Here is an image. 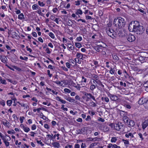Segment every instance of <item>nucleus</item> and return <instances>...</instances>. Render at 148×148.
Listing matches in <instances>:
<instances>
[{
    "label": "nucleus",
    "mask_w": 148,
    "mask_h": 148,
    "mask_svg": "<svg viewBox=\"0 0 148 148\" xmlns=\"http://www.w3.org/2000/svg\"><path fill=\"white\" fill-rule=\"evenodd\" d=\"M128 29L130 32H134L137 34H142L145 31V28L143 26L140 25L139 22L134 21L130 23Z\"/></svg>",
    "instance_id": "nucleus-1"
},
{
    "label": "nucleus",
    "mask_w": 148,
    "mask_h": 148,
    "mask_svg": "<svg viewBox=\"0 0 148 148\" xmlns=\"http://www.w3.org/2000/svg\"><path fill=\"white\" fill-rule=\"evenodd\" d=\"M126 22V20L125 19L120 17L116 19L115 18L114 20L113 24L116 26L120 28L125 26Z\"/></svg>",
    "instance_id": "nucleus-2"
},
{
    "label": "nucleus",
    "mask_w": 148,
    "mask_h": 148,
    "mask_svg": "<svg viewBox=\"0 0 148 148\" xmlns=\"http://www.w3.org/2000/svg\"><path fill=\"white\" fill-rule=\"evenodd\" d=\"M106 32L108 35L111 38H113L114 37H115L113 33L114 31L112 29L109 28L108 29H107Z\"/></svg>",
    "instance_id": "nucleus-3"
},
{
    "label": "nucleus",
    "mask_w": 148,
    "mask_h": 148,
    "mask_svg": "<svg viewBox=\"0 0 148 148\" xmlns=\"http://www.w3.org/2000/svg\"><path fill=\"white\" fill-rule=\"evenodd\" d=\"M135 39V36L132 34L130 35L127 38V40L130 42H132L134 41Z\"/></svg>",
    "instance_id": "nucleus-4"
},
{
    "label": "nucleus",
    "mask_w": 148,
    "mask_h": 148,
    "mask_svg": "<svg viewBox=\"0 0 148 148\" xmlns=\"http://www.w3.org/2000/svg\"><path fill=\"white\" fill-rule=\"evenodd\" d=\"M140 99L138 101V103L140 104H142L145 103V105L146 106L147 108H148V99L147 100H146V99H144V101L143 100H141Z\"/></svg>",
    "instance_id": "nucleus-5"
},
{
    "label": "nucleus",
    "mask_w": 148,
    "mask_h": 148,
    "mask_svg": "<svg viewBox=\"0 0 148 148\" xmlns=\"http://www.w3.org/2000/svg\"><path fill=\"white\" fill-rule=\"evenodd\" d=\"M109 96L111 100L115 101L117 100L118 99L116 95L110 94Z\"/></svg>",
    "instance_id": "nucleus-6"
},
{
    "label": "nucleus",
    "mask_w": 148,
    "mask_h": 148,
    "mask_svg": "<svg viewBox=\"0 0 148 148\" xmlns=\"http://www.w3.org/2000/svg\"><path fill=\"white\" fill-rule=\"evenodd\" d=\"M123 119L125 123L127 125L128 122L130 120L127 116H124L123 117Z\"/></svg>",
    "instance_id": "nucleus-7"
},
{
    "label": "nucleus",
    "mask_w": 148,
    "mask_h": 148,
    "mask_svg": "<svg viewBox=\"0 0 148 148\" xmlns=\"http://www.w3.org/2000/svg\"><path fill=\"white\" fill-rule=\"evenodd\" d=\"M135 124L134 122L133 121L130 120L128 122L127 125L128 127H133Z\"/></svg>",
    "instance_id": "nucleus-8"
},
{
    "label": "nucleus",
    "mask_w": 148,
    "mask_h": 148,
    "mask_svg": "<svg viewBox=\"0 0 148 148\" xmlns=\"http://www.w3.org/2000/svg\"><path fill=\"white\" fill-rule=\"evenodd\" d=\"M142 128L143 129H145L148 126V123L145 121L142 123Z\"/></svg>",
    "instance_id": "nucleus-9"
},
{
    "label": "nucleus",
    "mask_w": 148,
    "mask_h": 148,
    "mask_svg": "<svg viewBox=\"0 0 148 148\" xmlns=\"http://www.w3.org/2000/svg\"><path fill=\"white\" fill-rule=\"evenodd\" d=\"M114 128L118 131H119L120 130V126H119V123L115 124Z\"/></svg>",
    "instance_id": "nucleus-10"
},
{
    "label": "nucleus",
    "mask_w": 148,
    "mask_h": 148,
    "mask_svg": "<svg viewBox=\"0 0 148 148\" xmlns=\"http://www.w3.org/2000/svg\"><path fill=\"white\" fill-rule=\"evenodd\" d=\"M127 112H125L124 111L121 110L120 112V114L121 116H122L123 117L124 116H126L127 114Z\"/></svg>",
    "instance_id": "nucleus-11"
},
{
    "label": "nucleus",
    "mask_w": 148,
    "mask_h": 148,
    "mask_svg": "<svg viewBox=\"0 0 148 148\" xmlns=\"http://www.w3.org/2000/svg\"><path fill=\"white\" fill-rule=\"evenodd\" d=\"M52 145L54 147L59 148L60 147L59 143L56 142L52 143Z\"/></svg>",
    "instance_id": "nucleus-12"
},
{
    "label": "nucleus",
    "mask_w": 148,
    "mask_h": 148,
    "mask_svg": "<svg viewBox=\"0 0 148 148\" xmlns=\"http://www.w3.org/2000/svg\"><path fill=\"white\" fill-rule=\"evenodd\" d=\"M87 98L88 99H90L91 98L94 101H96V100L94 97L93 96H92V94L90 93L89 94V95H88V96H87Z\"/></svg>",
    "instance_id": "nucleus-13"
},
{
    "label": "nucleus",
    "mask_w": 148,
    "mask_h": 148,
    "mask_svg": "<svg viewBox=\"0 0 148 148\" xmlns=\"http://www.w3.org/2000/svg\"><path fill=\"white\" fill-rule=\"evenodd\" d=\"M18 19L20 20H22L24 19V16L23 13H22L18 16Z\"/></svg>",
    "instance_id": "nucleus-14"
},
{
    "label": "nucleus",
    "mask_w": 148,
    "mask_h": 148,
    "mask_svg": "<svg viewBox=\"0 0 148 148\" xmlns=\"http://www.w3.org/2000/svg\"><path fill=\"white\" fill-rule=\"evenodd\" d=\"M56 99L58 100L59 101L63 103H66V101L64 100H62L60 98V97H57L56 98Z\"/></svg>",
    "instance_id": "nucleus-15"
},
{
    "label": "nucleus",
    "mask_w": 148,
    "mask_h": 148,
    "mask_svg": "<svg viewBox=\"0 0 148 148\" xmlns=\"http://www.w3.org/2000/svg\"><path fill=\"white\" fill-rule=\"evenodd\" d=\"M6 122H2L3 123L4 125L6 127H9L8 126L10 124V123H9L7 120H6Z\"/></svg>",
    "instance_id": "nucleus-16"
},
{
    "label": "nucleus",
    "mask_w": 148,
    "mask_h": 148,
    "mask_svg": "<svg viewBox=\"0 0 148 148\" xmlns=\"http://www.w3.org/2000/svg\"><path fill=\"white\" fill-rule=\"evenodd\" d=\"M11 66L13 68L17 70L18 71H21V69L16 66Z\"/></svg>",
    "instance_id": "nucleus-17"
},
{
    "label": "nucleus",
    "mask_w": 148,
    "mask_h": 148,
    "mask_svg": "<svg viewBox=\"0 0 148 148\" xmlns=\"http://www.w3.org/2000/svg\"><path fill=\"white\" fill-rule=\"evenodd\" d=\"M67 100L69 101L70 102H74L75 101L74 99H72L71 97H68L67 98H65Z\"/></svg>",
    "instance_id": "nucleus-18"
},
{
    "label": "nucleus",
    "mask_w": 148,
    "mask_h": 148,
    "mask_svg": "<svg viewBox=\"0 0 148 148\" xmlns=\"http://www.w3.org/2000/svg\"><path fill=\"white\" fill-rule=\"evenodd\" d=\"M93 48L97 51L99 52L100 51V48L98 46H94Z\"/></svg>",
    "instance_id": "nucleus-19"
},
{
    "label": "nucleus",
    "mask_w": 148,
    "mask_h": 148,
    "mask_svg": "<svg viewBox=\"0 0 148 148\" xmlns=\"http://www.w3.org/2000/svg\"><path fill=\"white\" fill-rule=\"evenodd\" d=\"M82 12L81 10L78 9L75 13L76 15H78L79 14L81 15L82 14Z\"/></svg>",
    "instance_id": "nucleus-20"
},
{
    "label": "nucleus",
    "mask_w": 148,
    "mask_h": 148,
    "mask_svg": "<svg viewBox=\"0 0 148 148\" xmlns=\"http://www.w3.org/2000/svg\"><path fill=\"white\" fill-rule=\"evenodd\" d=\"M12 101V100H8L7 101V104L8 106H10L11 105Z\"/></svg>",
    "instance_id": "nucleus-21"
},
{
    "label": "nucleus",
    "mask_w": 148,
    "mask_h": 148,
    "mask_svg": "<svg viewBox=\"0 0 148 148\" xmlns=\"http://www.w3.org/2000/svg\"><path fill=\"white\" fill-rule=\"evenodd\" d=\"M117 139L116 137H112V138L111 141V142H115Z\"/></svg>",
    "instance_id": "nucleus-22"
},
{
    "label": "nucleus",
    "mask_w": 148,
    "mask_h": 148,
    "mask_svg": "<svg viewBox=\"0 0 148 148\" xmlns=\"http://www.w3.org/2000/svg\"><path fill=\"white\" fill-rule=\"evenodd\" d=\"M76 47L77 48H79L82 46L81 45L79 42H77L75 43Z\"/></svg>",
    "instance_id": "nucleus-23"
},
{
    "label": "nucleus",
    "mask_w": 148,
    "mask_h": 148,
    "mask_svg": "<svg viewBox=\"0 0 148 148\" xmlns=\"http://www.w3.org/2000/svg\"><path fill=\"white\" fill-rule=\"evenodd\" d=\"M23 130L26 132H28L30 130V129L28 127H24Z\"/></svg>",
    "instance_id": "nucleus-24"
},
{
    "label": "nucleus",
    "mask_w": 148,
    "mask_h": 148,
    "mask_svg": "<svg viewBox=\"0 0 148 148\" xmlns=\"http://www.w3.org/2000/svg\"><path fill=\"white\" fill-rule=\"evenodd\" d=\"M49 36L52 38L53 39L55 38V36L54 34L51 32L49 33Z\"/></svg>",
    "instance_id": "nucleus-25"
},
{
    "label": "nucleus",
    "mask_w": 148,
    "mask_h": 148,
    "mask_svg": "<svg viewBox=\"0 0 148 148\" xmlns=\"http://www.w3.org/2000/svg\"><path fill=\"white\" fill-rule=\"evenodd\" d=\"M38 5H37L36 4H34L33 5L32 7V9L33 10H37L38 8H37Z\"/></svg>",
    "instance_id": "nucleus-26"
},
{
    "label": "nucleus",
    "mask_w": 148,
    "mask_h": 148,
    "mask_svg": "<svg viewBox=\"0 0 148 148\" xmlns=\"http://www.w3.org/2000/svg\"><path fill=\"white\" fill-rule=\"evenodd\" d=\"M112 57L114 59L118 60H119V58L116 55L114 54L112 55Z\"/></svg>",
    "instance_id": "nucleus-27"
},
{
    "label": "nucleus",
    "mask_w": 148,
    "mask_h": 148,
    "mask_svg": "<svg viewBox=\"0 0 148 148\" xmlns=\"http://www.w3.org/2000/svg\"><path fill=\"white\" fill-rule=\"evenodd\" d=\"M38 5L41 6H44L45 5V4L43 3L42 2H41L40 1L38 2Z\"/></svg>",
    "instance_id": "nucleus-28"
},
{
    "label": "nucleus",
    "mask_w": 148,
    "mask_h": 148,
    "mask_svg": "<svg viewBox=\"0 0 148 148\" xmlns=\"http://www.w3.org/2000/svg\"><path fill=\"white\" fill-rule=\"evenodd\" d=\"M40 115L42 116L41 118L43 119L44 120H46V119L47 118L44 115H43L42 113V112H41L40 113Z\"/></svg>",
    "instance_id": "nucleus-29"
},
{
    "label": "nucleus",
    "mask_w": 148,
    "mask_h": 148,
    "mask_svg": "<svg viewBox=\"0 0 148 148\" xmlns=\"http://www.w3.org/2000/svg\"><path fill=\"white\" fill-rule=\"evenodd\" d=\"M0 57H1L0 58L1 59V60L2 62L4 63H5V62H6V61L5 58H2V57L1 55L0 56Z\"/></svg>",
    "instance_id": "nucleus-30"
},
{
    "label": "nucleus",
    "mask_w": 148,
    "mask_h": 148,
    "mask_svg": "<svg viewBox=\"0 0 148 148\" xmlns=\"http://www.w3.org/2000/svg\"><path fill=\"white\" fill-rule=\"evenodd\" d=\"M0 104L3 106H4L5 105V101L3 100H0Z\"/></svg>",
    "instance_id": "nucleus-31"
},
{
    "label": "nucleus",
    "mask_w": 148,
    "mask_h": 148,
    "mask_svg": "<svg viewBox=\"0 0 148 148\" xmlns=\"http://www.w3.org/2000/svg\"><path fill=\"white\" fill-rule=\"evenodd\" d=\"M64 91L68 93H69L71 92V90H70L66 88H65L64 89Z\"/></svg>",
    "instance_id": "nucleus-32"
},
{
    "label": "nucleus",
    "mask_w": 148,
    "mask_h": 148,
    "mask_svg": "<svg viewBox=\"0 0 148 148\" xmlns=\"http://www.w3.org/2000/svg\"><path fill=\"white\" fill-rule=\"evenodd\" d=\"M68 47L71 50H73L74 47H72V45L71 44H69L68 45Z\"/></svg>",
    "instance_id": "nucleus-33"
},
{
    "label": "nucleus",
    "mask_w": 148,
    "mask_h": 148,
    "mask_svg": "<svg viewBox=\"0 0 148 148\" xmlns=\"http://www.w3.org/2000/svg\"><path fill=\"white\" fill-rule=\"evenodd\" d=\"M25 117L24 116L20 117V120L21 123H22L23 122V120L24 119Z\"/></svg>",
    "instance_id": "nucleus-34"
},
{
    "label": "nucleus",
    "mask_w": 148,
    "mask_h": 148,
    "mask_svg": "<svg viewBox=\"0 0 148 148\" xmlns=\"http://www.w3.org/2000/svg\"><path fill=\"white\" fill-rule=\"evenodd\" d=\"M95 88V86L94 85H91L90 87V89L91 90H93Z\"/></svg>",
    "instance_id": "nucleus-35"
},
{
    "label": "nucleus",
    "mask_w": 148,
    "mask_h": 148,
    "mask_svg": "<svg viewBox=\"0 0 148 148\" xmlns=\"http://www.w3.org/2000/svg\"><path fill=\"white\" fill-rule=\"evenodd\" d=\"M37 143L38 144H39L41 145V146H42L44 145V144L42 143L41 141V140H37L36 141Z\"/></svg>",
    "instance_id": "nucleus-36"
},
{
    "label": "nucleus",
    "mask_w": 148,
    "mask_h": 148,
    "mask_svg": "<svg viewBox=\"0 0 148 148\" xmlns=\"http://www.w3.org/2000/svg\"><path fill=\"white\" fill-rule=\"evenodd\" d=\"M3 142L5 143V146L6 147H8V146H9V143L6 140L4 141Z\"/></svg>",
    "instance_id": "nucleus-37"
},
{
    "label": "nucleus",
    "mask_w": 148,
    "mask_h": 148,
    "mask_svg": "<svg viewBox=\"0 0 148 148\" xmlns=\"http://www.w3.org/2000/svg\"><path fill=\"white\" fill-rule=\"evenodd\" d=\"M64 105H62L61 109H62L64 110H66L67 111L68 110V109L66 108H64Z\"/></svg>",
    "instance_id": "nucleus-38"
},
{
    "label": "nucleus",
    "mask_w": 148,
    "mask_h": 148,
    "mask_svg": "<svg viewBox=\"0 0 148 148\" xmlns=\"http://www.w3.org/2000/svg\"><path fill=\"white\" fill-rule=\"evenodd\" d=\"M36 128V125L35 124L33 125L32 126V130H34Z\"/></svg>",
    "instance_id": "nucleus-39"
},
{
    "label": "nucleus",
    "mask_w": 148,
    "mask_h": 148,
    "mask_svg": "<svg viewBox=\"0 0 148 148\" xmlns=\"http://www.w3.org/2000/svg\"><path fill=\"white\" fill-rule=\"evenodd\" d=\"M145 58V57L141 56L139 58V60L140 61L144 60Z\"/></svg>",
    "instance_id": "nucleus-40"
},
{
    "label": "nucleus",
    "mask_w": 148,
    "mask_h": 148,
    "mask_svg": "<svg viewBox=\"0 0 148 148\" xmlns=\"http://www.w3.org/2000/svg\"><path fill=\"white\" fill-rule=\"evenodd\" d=\"M91 118L90 116L88 115L87 116V118L85 120L86 121H89L90 120Z\"/></svg>",
    "instance_id": "nucleus-41"
},
{
    "label": "nucleus",
    "mask_w": 148,
    "mask_h": 148,
    "mask_svg": "<svg viewBox=\"0 0 148 148\" xmlns=\"http://www.w3.org/2000/svg\"><path fill=\"white\" fill-rule=\"evenodd\" d=\"M77 132V134H82V132L81 130V129H78L76 130Z\"/></svg>",
    "instance_id": "nucleus-42"
},
{
    "label": "nucleus",
    "mask_w": 148,
    "mask_h": 148,
    "mask_svg": "<svg viewBox=\"0 0 148 148\" xmlns=\"http://www.w3.org/2000/svg\"><path fill=\"white\" fill-rule=\"evenodd\" d=\"M98 120L99 121H101L102 122H104L105 121V120L104 119H103L101 117H99V119H98Z\"/></svg>",
    "instance_id": "nucleus-43"
},
{
    "label": "nucleus",
    "mask_w": 148,
    "mask_h": 148,
    "mask_svg": "<svg viewBox=\"0 0 148 148\" xmlns=\"http://www.w3.org/2000/svg\"><path fill=\"white\" fill-rule=\"evenodd\" d=\"M1 83L3 84H6V81L5 79L2 80L1 79Z\"/></svg>",
    "instance_id": "nucleus-44"
},
{
    "label": "nucleus",
    "mask_w": 148,
    "mask_h": 148,
    "mask_svg": "<svg viewBox=\"0 0 148 148\" xmlns=\"http://www.w3.org/2000/svg\"><path fill=\"white\" fill-rule=\"evenodd\" d=\"M18 33H19L18 31H17V32H13V33L14 34V35H15L16 36H18Z\"/></svg>",
    "instance_id": "nucleus-45"
},
{
    "label": "nucleus",
    "mask_w": 148,
    "mask_h": 148,
    "mask_svg": "<svg viewBox=\"0 0 148 148\" xmlns=\"http://www.w3.org/2000/svg\"><path fill=\"white\" fill-rule=\"evenodd\" d=\"M82 37L81 36H79V37H78L77 38V41H80L82 40Z\"/></svg>",
    "instance_id": "nucleus-46"
},
{
    "label": "nucleus",
    "mask_w": 148,
    "mask_h": 148,
    "mask_svg": "<svg viewBox=\"0 0 148 148\" xmlns=\"http://www.w3.org/2000/svg\"><path fill=\"white\" fill-rule=\"evenodd\" d=\"M44 127L45 128L47 129L49 128V125L47 124H45L44 125Z\"/></svg>",
    "instance_id": "nucleus-47"
},
{
    "label": "nucleus",
    "mask_w": 148,
    "mask_h": 148,
    "mask_svg": "<svg viewBox=\"0 0 148 148\" xmlns=\"http://www.w3.org/2000/svg\"><path fill=\"white\" fill-rule=\"evenodd\" d=\"M125 107L128 109H130L131 108V106L129 104H126L125 105Z\"/></svg>",
    "instance_id": "nucleus-48"
},
{
    "label": "nucleus",
    "mask_w": 148,
    "mask_h": 148,
    "mask_svg": "<svg viewBox=\"0 0 148 148\" xmlns=\"http://www.w3.org/2000/svg\"><path fill=\"white\" fill-rule=\"evenodd\" d=\"M32 35L34 37H36L37 36V35L36 33L35 32H34L32 33Z\"/></svg>",
    "instance_id": "nucleus-49"
},
{
    "label": "nucleus",
    "mask_w": 148,
    "mask_h": 148,
    "mask_svg": "<svg viewBox=\"0 0 148 148\" xmlns=\"http://www.w3.org/2000/svg\"><path fill=\"white\" fill-rule=\"evenodd\" d=\"M26 48H27V50L29 51V52L30 53H31L32 52V49H30V48H28V46H27Z\"/></svg>",
    "instance_id": "nucleus-50"
},
{
    "label": "nucleus",
    "mask_w": 148,
    "mask_h": 148,
    "mask_svg": "<svg viewBox=\"0 0 148 148\" xmlns=\"http://www.w3.org/2000/svg\"><path fill=\"white\" fill-rule=\"evenodd\" d=\"M138 135L140 137L141 139V140H143V137L142 134L141 133H139L138 134Z\"/></svg>",
    "instance_id": "nucleus-51"
},
{
    "label": "nucleus",
    "mask_w": 148,
    "mask_h": 148,
    "mask_svg": "<svg viewBox=\"0 0 148 148\" xmlns=\"http://www.w3.org/2000/svg\"><path fill=\"white\" fill-rule=\"evenodd\" d=\"M80 147L79 145L78 144H76L75 145V148H79Z\"/></svg>",
    "instance_id": "nucleus-52"
},
{
    "label": "nucleus",
    "mask_w": 148,
    "mask_h": 148,
    "mask_svg": "<svg viewBox=\"0 0 148 148\" xmlns=\"http://www.w3.org/2000/svg\"><path fill=\"white\" fill-rule=\"evenodd\" d=\"M104 100L107 103L109 101V99L107 97H105Z\"/></svg>",
    "instance_id": "nucleus-53"
},
{
    "label": "nucleus",
    "mask_w": 148,
    "mask_h": 148,
    "mask_svg": "<svg viewBox=\"0 0 148 148\" xmlns=\"http://www.w3.org/2000/svg\"><path fill=\"white\" fill-rule=\"evenodd\" d=\"M46 51H47V53L49 54L51 53V51H49V49L48 48H47L46 49Z\"/></svg>",
    "instance_id": "nucleus-54"
},
{
    "label": "nucleus",
    "mask_w": 148,
    "mask_h": 148,
    "mask_svg": "<svg viewBox=\"0 0 148 148\" xmlns=\"http://www.w3.org/2000/svg\"><path fill=\"white\" fill-rule=\"evenodd\" d=\"M86 147V145L85 144H83V143H82L81 145V147L82 148H84Z\"/></svg>",
    "instance_id": "nucleus-55"
},
{
    "label": "nucleus",
    "mask_w": 148,
    "mask_h": 148,
    "mask_svg": "<svg viewBox=\"0 0 148 148\" xmlns=\"http://www.w3.org/2000/svg\"><path fill=\"white\" fill-rule=\"evenodd\" d=\"M75 3H76L75 5H79L80 4V3L79 1H75Z\"/></svg>",
    "instance_id": "nucleus-56"
},
{
    "label": "nucleus",
    "mask_w": 148,
    "mask_h": 148,
    "mask_svg": "<svg viewBox=\"0 0 148 148\" xmlns=\"http://www.w3.org/2000/svg\"><path fill=\"white\" fill-rule=\"evenodd\" d=\"M76 121L77 122H82V119L81 118H79L77 119Z\"/></svg>",
    "instance_id": "nucleus-57"
},
{
    "label": "nucleus",
    "mask_w": 148,
    "mask_h": 148,
    "mask_svg": "<svg viewBox=\"0 0 148 148\" xmlns=\"http://www.w3.org/2000/svg\"><path fill=\"white\" fill-rule=\"evenodd\" d=\"M66 64L67 67L68 68H70V64L69 62H66Z\"/></svg>",
    "instance_id": "nucleus-58"
},
{
    "label": "nucleus",
    "mask_w": 148,
    "mask_h": 148,
    "mask_svg": "<svg viewBox=\"0 0 148 148\" xmlns=\"http://www.w3.org/2000/svg\"><path fill=\"white\" fill-rule=\"evenodd\" d=\"M111 69L110 70V73L111 74H114V70H113L112 68H111Z\"/></svg>",
    "instance_id": "nucleus-59"
},
{
    "label": "nucleus",
    "mask_w": 148,
    "mask_h": 148,
    "mask_svg": "<svg viewBox=\"0 0 148 148\" xmlns=\"http://www.w3.org/2000/svg\"><path fill=\"white\" fill-rule=\"evenodd\" d=\"M59 18H56L54 20V21L56 22L58 24H59V21H58Z\"/></svg>",
    "instance_id": "nucleus-60"
},
{
    "label": "nucleus",
    "mask_w": 148,
    "mask_h": 148,
    "mask_svg": "<svg viewBox=\"0 0 148 148\" xmlns=\"http://www.w3.org/2000/svg\"><path fill=\"white\" fill-rule=\"evenodd\" d=\"M86 18L87 19H92V18L90 16H86Z\"/></svg>",
    "instance_id": "nucleus-61"
},
{
    "label": "nucleus",
    "mask_w": 148,
    "mask_h": 148,
    "mask_svg": "<svg viewBox=\"0 0 148 148\" xmlns=\"http://www.w3.org/2000/svg\"><path fill=\"white\" fill-rule=\"evenodd\" d=\"M93 77L96 80L98 79V76L96 75H94V76H93Z\"/></svg>",
    "instance_id": "nucleus-62"
},
{
    "label": "nucleus",
    "mask_w": 148,
    "mask_h": 148,
    "mask_svg": "<svg viewBox=\"0 0 148 148\" xmlns=\"http://www.w3.org/2000/svg\"><path fill=\"white\" fill-rule=\"evenodd\" d=\"M32 100L33 101H34L36 102H37L38 101V100L36 99V98L35 97H33L32 98Z\"/></svg>",
    "instance_id": "nucleus-63"
},
{
    "label": "nucleus",
    "mask_w": 148,
    "mask_h": 148,
    "mask_svg": "<svg viewBox=\"0 0 148 148\" xmlns=\"http://www.w3.org/2000/svg\"><path fill=\"white\" fill-rule=\"evenodd\" d=\"M76 56L77 58H79L81 56L80 53H77Z\"/></svg>",
    "instance_id": "nucleus-64"
}]
</instances>
